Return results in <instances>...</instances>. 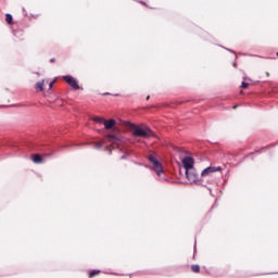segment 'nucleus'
Listing matches in <instances>:
<instances>
[{"label": "nucleus", "mask_w": 278, "mask_h": 278, "mask_svg": "<svg viewBox=\"0 0 278 278\" xmlns=\"http://www.w3.org/2000/svg\"><path fill=\"white\" fill-rule=\"evenodd\" d=\"M223 167L220 166H208L204 168L201 173V186H207L212 184H216V179H214V173H220Z\"/></svg>", "instance_id": "1"}, {"label": "nucleus", "mask_w": 278, "mask_h": 278, "mask_svg": "<svg viewBox=\"0 0 278 278\" xmlns=\"http://www.w3.org/2000/svg\"><path fill=\"white\" fill-rule=\"evenodd\" d=\"M129 127L135 138H153V136H155V132H153L149 126H138L129 123Z\"/></svg>", "instance_id": "2"}, {"label": "nucleus", "mask_w": 278, "mask_h": 278, "mask_svg": "<svg viewBox=\"0 0 278 278\" xmlns=\"http://www.w3.org/2000/svg\"><path fill=\"white\" fill-rule=\"evenodd\" d=\"M185 175L189 181V184H197V186H201V176L197 173V169L193 167L191 169H187Z\"/></svg>", "instance_id": "3"}, {"label": "nucleus", "mask_w": 278, "mask_h": 278, "mask_svg": "<svg viewBox=\"0 0 278 278\" xmlns=\"http://www.w3.org/2000/svg\"><path fill=\"white\" fill-rule=\"evenodd\" d=\"M63 81H65V84H68V86H71V88H73L74 90H79V81L71 76V75H66V76H63Z\"/></svg>", "instance_id": "4"}, {"label": "nucleus", "mask_w": 278, "mask_h": 278, "mask_svg": "<svg viewBox=\"0 0 278 278\" xmlns=\"http://www.w3.org/2000/svg\"><path fill=\"white\" fill-rule=\"evenodd\" d=\"M148 161L151 162V164H153L154 168H156L157 175H161V173H164V170L162 169V163H160L153 154H150L148 156Z\"/></svg>", "instance_id": "5"}, {"label": "nucleus", "mask_w": 278, "mask_h": 278, "mask_svg": "<svg viewBox=\"0 0 278 278\" xmlns=\"http://www.w3.org/2000/svg\"><path fill=\"white\" fill-rule=\"evenodd\" d=\"M182 166L185 168V172L194 168V159L192 156H185L182 159Z\"/></svg>", "instance_id": "6"}, {"label": "nucleus", "mask_w": 278, "mask_h": 278, "mask_svg": "<svg viewBox=\"0 0 278 278\" xmlns=\"http://www.w3.org/2000/svg\"><path fill=\"white\" fill-rule=\"evenodd\" d=\"M115 125H116V121L115 119H109V121L104 119V127H105V129H112V127H114Z\"/></svg>", "instance_id": "7"}, {"label": "nucleus", "mask_w": 278, "mask_h": 278, "mask_svg": "<svg viewBox=\"0 0 278 278\" xmlns=\"http://www.w3.org/2000/svg\"><path fill=\"white\" fill-rule=\"evenodd\" d=\"M37 92H42L45 90V80H40L35 86Z\"/></svg>", "instance_id": "8"}, {"label": "nucleus", "mask_w": 278, "mask_h": 278, "mask_svg": "<svg viewBox=\"0 0 278 278\" xmlns=\"http://www.w3.org/2000/svg\"><path fill=\"white\" fill-rule=\"evenodd\" d=\"M31 160L35 164H42V156L40 154H34Z\"/></svg>", "instance_id": "9"}, {"label": "nucleus", "mask_w": 278, "mask_h": 278, "mask_svg": "<svg viewBox=\"0 0 278 278\" xmlns=\"http://www.w3.org/2000/svg\"><path fill=\"white\" fill-rule=\"evenodd\" d=\"M97 275H101V270L92 269V270L89 271V278L97 277Z\"/></svg>", "instance_id": "10"}, {"label": "nucleus", "mask_w": 278, "mask_h": 278, "mask_svg": "<svg viewBox=\"0 0 278 278\" xmlns=\"http://www.w3.org/2000/svg\"><path fill=\"white\" fill-rule=\"evenodd\" d=\"M92 121L94 123H99V125H104V123H105V118H102V117H99V116L93 117Z\"/></svg>", "instance_id": "11"}, {"label": "nucleus", "mask_w": 278, "mask_h": 278, "mask_svg": "<svg viewBox=\"0 0 278 278\" xmlns=\"http://www.w3.org/2000/svg\"><path fill=\"white\" fill-rule=\"evenodd\" d=\"M5 22L8 23V25H12L13 24L12 14H10V13L5 14Z\"/></svg>", "instance_id": "12"}, {"label": "nucleus", "mask_w": 278, "mask_h": 278, "mask_svg": "<svg viewBox=\"0 0 278 278\" xmlns=\"http://www.w3.org/2000/svg\"><path fill=\"white\" fill-rule=\"evenodd\" d=\"M192 273L199 274L201 273V266L199 265H191Z\"/></svg>", "instance_id": "13"}, {"label": "nucleus", "mask_w": 278, "mask_h": 278, "mask_svg": "<svg viewBox=\"0 0 278 278\" xmlns=\"http://www.w3.org/2000/svg\"><path fill=\"white\" fill-rule=\"evenodd\" d=\"M241 88H243V89L249 88V83H247V81H242V84H241Z\"/></svg>", "instance_id": "14"}, {"label": "nucleus", "mask_w": 278, "mask_h": 278, "mask_svg": "<svg viewBox=\"0 0 278 278\" xmlns=\"http://www.w3.org/2000/svg\"><path fill=\"white\" fill-rule=\"evenodd\" d=\"M102 147H103V143H100V142L94 143L96 149H101Z\"/></svg>", "instance_id": "15"}, {"label": "nucleus", "mask_w": 278, "mask_h": 278, "mask_svg": "<svg viewBox=\"0 0 278 278\" xmlns=\"http://www.w3.org/2000/svg\"><path fill=\"white\" fill-rule=\"evenodd\" d=\"M109 138H110L111 141L116 140V136L115 135H109Z\"/></svg>", "instance_id": "16"}, {"label": "nucleus", "mask_w": 278, "mask_h": 278, "mask_svg": "<svg viewBox=\"0 0 278 278\" xmlns=\"http://www.w3.org/2000/svg\"><path fill=\"white\" fill-rule=\"evenodd\" d=\"M53 84H55V80L50 81L49 84L50 88H53Z\"/></svg>", "instance_id": "17"}, {"label": "nucleus", "mask_w": 278, "mask_h": 278, "mask_svg": "<svg viewBox=\"0 0 278 278\" xmlns=\"http://www.w3.org/2000/svg\"><path fill=\"white\" fill-rule=\"evenodd\" d=\"M50 62L53 64V62H55V58L50 59Z\"/></svg>", "instance_id": "18"}, {"label": "nucleus", "mask_w": 278, "mask_h": 278, "mask_svg": "<svg viewBox=\"0 0 278 278\" xmlns=\"http://www.w3.org/2000/svg\"><path fill=\"white\" fill-rule=\"evenodd\" d=\"M143 5H147V3H144V2H141Z\"/></svg>", "instance_id": "19"}, {"label": "nucleus", "mask_w": 278, "mask_h": 278, "mask_svg": "<svg viewBox=\"0 0 278 278\" xmlns=\"http://www.w3.org/2000/svg\"><path fill=\"white\" fill-rule=\"evenodd\" d=\"M247 79H249V78L244 77V80H245V81H247Z\"/></svg>", "instance_id": "20"}, {"label": "nucleus", "mask_w": 278, "mask_h": 278, "mask_svg": "<svg viewBox=\"0 0 278 278\" xmlns=\"http://www.w3.org/2000/svg\"><path fill=\"white\" fill-rule=\"evenodd\" d=\"M147 101H149V96L147 97Z\"/></svg>", "instance_id": "21"}]
</instances>
